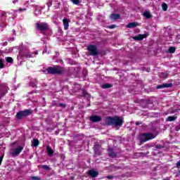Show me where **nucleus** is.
<instances>
[{"mask_svg": "<svg viewBox=\"0 0 180 180\" xmlns=\"http://www.w3.org/2000/svg\"><path fill=\"white\" fill-rule=\"evenodd\" d=\"M105 124L108 126H113L114 127H122L123 119L119 117H107L105 119Z\"/></svg>", "mask_w": 180, "mask_h": 180, "instance_id": "obj_1", "label": "nucleus"}, {"mask_svg": "<svg viewBox=\"0 0 180 180\" xmlns=\"http://www.w3.org/2000/svg\"><path fill=\"white\" fill-rule=\"evenodd\" d=\"M42 72H48V74H58V75H62V74H64V72H65V69H64V68L56 65L53 68L49 67L47 69L42 70Z\"/></svg>", "mask_w": 180, "mask_h": 180, "instance_id": "obj_2", "label": "nucleus"}, {"mask_svg": "<svg viewBox=\"0 0 180 180\" xmlns=\"http://www.w3.org/2000/svg\"><path fill=\"white\" fill-rule=\"evenodd\" d=\"M32 113L33 110L29 109L19 111L16 113L15 118L17 120H22L23 117H27V116H30Z\"/></svg>", "mask_w": 180, "mask_h": 180, "instance_id": "obj_3", "label": "nucleus"}, {"mask_svg": "<svg viewBox=\"0 0 180 180\" xmlns=\"http://www.w3.org/2000/svg\"><path fill=\"white\" fill-rule=\"evenodd\" d=\"M87 51H89V56H93L95 57L99 55L98 46L94 44H90L87 46Z\"/></svg>", "mask_w": 180, "mask_h": 180, "instance_id": "obj_4", "label": "nucleus"}, {"mask_svg": "<svg viewBox=\"0 0 180 180\" xmlns=\"http://www.w3.org/2000/svg\"><path fill=\"white\" fill-rule=\"evenodd\" d=\"M36 29L39 32H46V30H49V24L47 22H37Z\"/></svg>", "mask_w": 180, "mask_h": 180, "instance_id": "obj_5", "label": "nucleus"}, {"mask_svg": "<svg viewBox=\"0 0 180 180\" xmlns=\"http://www.w3.org/2000/svg\"><path fill=\"white\" fill-rule=\"evenodd\" d=\"M155 136L151 133L143 134L141 137V143H146V141H148V140H153L155 139Z\"/></svg>", "mask_w": 180, "mask_h": 180, "instance_id": "obj_6", "label": "nucleus"}, {"mask_svg": "<svg viewBox=\"0 0 180 180\" xmlns=\"http://www.w3.org/2000/svg\"><path fill=\"white\" fill-rule=\"evenodd\" d=\"M9 91V87L6 83L1 84V96H5L6 94H8Z\"/></svg>", "mask_w": 180, "mask_h": 180, "instance_id": "obj_7", "label": "nucleus"}, {"mask_svg": "<svg viewBox=\"0 0 180 180\" xmlns=\"http://www.w3.org/2000/svg\"><path fill=\"white\" fill-rule=\"evenodd\" d=\"M23 151V146H18L16 148L13 150V152L11 153L12 155H19L20 153Z\"/></svg>", "mask_w": 180, "mask_h": 180, "instance_id": "obj_8", "label": "nucleus"}, {"mask_svg": "<svg viewBox=\"0 0 180 180\" xmlns=\"http://www.w3.org/2000/svg\"><path fill=\"white\" fill-rule=\"evenodd\" d=\"M108 155L110 158H116L117 157V153L112 148H108Z\"/></svg>", "mask_w": 180, "mask_h": 180, "instance_id": "obj_9", "label": "nucleus"}, {"mask_svg": "<svg viewBox=\"0 0 180 180\" xmlns=\"http://www.w3.org/2000/svg\"><path fill=\"white\" fill-rule=\"evenodd\" d=\"M90 120L93 123H96V122H101V120H102V117L98 116V115H91L90 117Z\"/></svg>", "mask_w": 180, "mask_h": 180, "instance_id": "obj_10", "label": "nucleus"}, {"mask_svg": "<svg viewBox=\"0 0 180 180\" xmlns=\"http://www.w3.org/2000/svg\"><path fill=\"white\" fill-rule=\"evenodd\" d=\"M20 56H21V58H23V57H25V58H32L34 57V53L27 51L24 52L22 55L20 53Z\"/></svg>", "mask_w": 180, "mask_h": 180, "instance_id": "obj_11", "label": "nucleus"}, {"mask_svg": "<svg viewBox=\"0 0 180 180\" xmlns=\"http://www.w3.org/2000/svg\"><path fill=\"white\" fill-rule=\"evenodd\" d=\"M172 87V83H165L156 86L157 89H162L164 88H171Z\"/></svg>", "mask_w": 180, "mask_h": 180, "instance_id": "obj_12", "label": "nucleus"}, {"mask_svg": "<svg viewBox=\"0 0 180 180\" xmlns=\"http://www.w3.org/2000/svg\"><path fill=\"white\" fill-rule=\"evenodd\" d=\"M89 175L91 176V178H96V176L99 175V172L91 169L89 171Z\"/></svg>", "mask_w": 180, "mask_h": 180, "instance_id": "obj_13", "label": "nucleus"}, {"mask_svg": "<svg viewBox=\"0 0 180 180\" xmlns=\"http://www.w3.org/2000/svg\"><path fill=\"white\" fill-rule=\"evenodd\" d=\"M136 26H139V24L137 22H129L128 25H126V27L128 29H133L134 27H136Z\"/></svg>", "mask_w": 180, "mask_h": 180, "instance_id": "obj_14", "label": "nucleus"}, {"mask_svg": "<svg viewBox=\"0 0 180 180\" xmlns=\"http://www.w3.org/2000/svg\"><path fill=\"white\" fill-rule=\"evenodd\" d=\"M63 22L65 30H68V27L70 26L68 19L64 18Z\"/></svg>", "mask_w": 180, "mask_h": 180, "instance_id": "obj_15", "label": "nucleus"}, {"mask_svg": "<svg viewBox=\"0 0 180 180\" xmlns=\"http://www.w3.org/2000/svg\"><path fill=\"white\" fill-rule=\"evenodd\" d=\"M110 19L111 20H117V19H120V15L112 13L110 15Z\"/></svg>", "mask_w": 180, "mask_h": 180, "instance_id": "obj_16", "label": "nucleus"}, {"mask_svg": "<svg viewBox=\"0 0 180 180\" xmlns=\"http://www.w3.org/2000/svg\"><path fill=\"white\" fill-rule=\"evenodd\" d=\"M143 16L144 18H146V19H151V18H153V15H151L150 11H145L143 13Z\"/></svg>", "mask_w": 180, "mask_h": 180, "instance_id": "obj_17", "label": "nucleus"}, {"mask_svg": "<svg viewBox=\"0 0 180 180\" xmlns=\"http://www.w3.org/2000/svg\"><path fill=\"white\" fill-rule=\"evenodd\" d=\"M176 117L175 116H169L166 119V122H174V120H176Z\"/></svg>", "mask_w": 180, "mask_h": 180, "instance_id": "obj_18", "label": "nucleus"}, {"mask_svg": "<svg viewBox=\"0 0 180 180\" xmlns=\"http://www.w3.org/2000/svg\"><path fill=\"white\" fill-rule=\"evenodd\" d=\"M46 151H47L49 155L51 156V155H53V154H54V151H53V149L49 146L46 147Z\"/></svg>", "mask_w": 180, "mask_h": 180, "instance_id": "obj_19", "label": "nucleus"}, {"mask_svg": "<svg viewBox=\"0 0 180 180\" xmlns=\"http://www.w3.org/2000/svg\"><path fill=\"white\" fill-rule=\"evenodd\" d=\"M37 79H33L31 83L30 86H32V88H36L37 86Z\"/></svg>", "mask_w": 180, "mask_h": 180, "instance_id": "obj_20", "label": "nucleus"}, {"mask_svg": "<svg viewBox=\"0 0 180 180\" xmlns=\"http://www.w3.org/2000/svg\"><path fill=\"white\" fill-rule=\"evenodd\" d=\"M53 1L56 4V5L55 6L56 9H58L61 6V2H58V0H53Z\"/></svg>", "mask_w": 180, "mask_h": 180, "instance_id": "obj_21", "label": "nucleus"}, {"mask_svg": "<svg viewBox=\"0 0 180 180\" xmlns=\"http://www.w3.org/2000/svg\"><path fill=\"white\" fill-rule=\"evenodd\" d=\"M102 88L103 89H108L109 88H112V84H104L102 85Z\"/></svg>", "mask_w": 180, "mask_h": 180, "instance_id": "obj_22", "label": "nucleus"}, {"mask_svg": "<svg viewBox=\"0 0 180 180\" xmlns=\"http://www.w3.org/2000/svg\"><path fill=\"white\" fill-rule=\"evenodd\" d=\"M176 48L175 46H171L168 49V53H175Z\"/></svg>", "mask_w": 180, "mask_h": 180, "instance_id": "obj_23", "label": "nucleus"}, {"mask_svg": "<svg viewBox=\"0 0 180 180\" xmlns=\"http://www.w3.org/2000/svg\"><path fill=\"white\" fill-rule=\"evenodd\" d=\"M143 39H144V37H143V35L141 34H139L134 37V40H143Z\"/></svg>", "mask_w": 180, "mask_h": 180, "instance_id": "obj_24", "label": "nucleus"}, {"mask_svg": "<svg viewBox=\"0 0 180 180\" xmlns=\"http://www.w3.org/2000/svg\"><path fill=\"white\" fill-rule=\"evenodd\" d=\"M6 61L4 60H1V68H5V67H6Z\"/></svg>", "mask_w": 180, "mask_h": 180, "instance_id": "obj_25", "label": "nucleus"}, {"mask_svg": "<svg viewBox=\"0 0 180 180\" xmlns=\"http://www.w3.org/2000/svg\"><path fill=\"white\" fill-rule=\"evenodd\" d=\"M176 112V110H169L167 112H165V115H172Z\"/></svg>", "mask_w": 180, "mask_h": 180, "instance_id": "obj_26", "label": "nucleus"}, {"mask_svg": "<svg viewBox=\"0 0 180 180\" xmlns=\"http://www.w3.org/2000/svg\"><path fill=\"white\" fill-rule=\"evenodd\" d=\"M39 140L34 139L32 141V145L34 146V147H37V146H39Z\"/></svg>", "mask_w": 180, "mask_h": 180, "instance_id": "obj_27", "label": "nucleus"}, {"mask_svg": "<svg viewBox=\"0 0 180 180\" xmlns=\"http://www.w3.org/2000/svg\"><path fill=\"white\" fill-rule=\"evenodd\" d=\"M41 168L43 169H45V171H51V168L50 167H49V165H42Z\"/></svg>", "mask_w": 180, "mask_h": 180, "instance_id": "obj_28", "label": "nucleus"}, {"mask_svg": "<svg viewBox=\"0 0 180 180\" xmlns=\"http://www.w3.org/2000/svg\"><path fill=\"white\" fill-rule=\"evenodd\" d=\"M6 64H8V63H13V59L11 57H8V58H6Z\"/></svg>", "mask_w": 180, "mask_h": 180, "instance_id": "obj_29", "label": "nucleus"}, {"mask_svg": "<svg viewBox=\"0 0 180 180\" xmlns=\"http://www.w3.org/2000/svg\"><path fill=\"white\" fill-rule=\"evenodd\" d=\"M162 9H163V11H167V9H168V5H167V4H165V3H163L162 4Z\"/></svg>", "mask_w": 180, "mask_h": 180, "instance_id": "obj_30", "label": "nucleus"}, {"mask_svg": "<svg viewBox=\"0 0 180 180\" xmlns=\"http://www.w3.org/2000/svg\"><path fill=\"white\" fill-rule=\"evenodd\" d=\"M160 78H167V73L162 72V73H160Z\"/></svg>", "mask_w": 180, "mask_h": 180, "instance_id": "obj_31", "label": "nucleus"}, {"mask_svg": "<svg viewBox=\"0 0 180 180\" xmlns=\"http://www.w3.org/2000/svg\"><path fill=\"white\" fill-rule=\"evenodd\" d=\"M99 144L96 143L94 145V151L96 153L99 150Z\"/></svg>", "mask_w": 180, "mask_h": 180, "instance_id": "obj_32", "label": "nucleus"}, {"mask_svg": "<svg viewBox=\"0 0 180 180\" xmlns=\"http://www.w3.org/2000/svg\"><path fill=\"white\" fill-rule=\"evenodd\" d=\"M30 179H31L32 180H41V178H40V177H39V176H31Z\"/></svg>", "mask_w": 180, "mask_h": 180, "instance_id": "obj_33", "label": "nucleus"}, {"mask_svg": "<svg viewBox=\"0 0 180 180\" xmlns=\"http://www.w3.org/2000/svg\"><path fill=\"white\" fill-rule=\"evenodd\" d=\"M53 0H49L47 2V6L48 8H50V6H51V5H53Z\"/></svg>", "mask_w": 180, "mask_h": 180, "instance_id": "obj_34", "label": "nucleus"}, {"mask_svg": "<svg viewBox=\"0 0 180 180\" xmlns=\"http://www.w3.org/2000/svg\"><path fill=\"white\" fill-rule=\"evenodd\" d=\"M71 2H72V4H74L75 5H78V4H79V0H70Z\"/></svg>", "mask_w": 180, "mask_h": 180, "instance_id": "obj_35", "label": "nucleus"}, {"mask_svg": "<svg viewBox=\"0 0 180 180\" xmlns=\"http://www.w3.org/2000/svg\"><path fill=\"white\" fill-rule=\"evenodd\" d=\"M41 10H38V11H36L34 12L35 16H38V15H41Z\"/></svg>", "mask_w": 180, "mask_h": 180, "instance_id": "obj_36", "label": "nucleus"}, {"mask_svg": "<svg viewBox=\"0 0 180 180\" xmlns=\"http://www.w3.org/2000/svg\"><path fill=\"white\" fill-rule=\"evenodd\" d=\"M57 106H58L59 108H65V104L64 103H58L57 104Z\"/></svg>", "mask_w": 180, "mask_h": 180, "instance_id": "obj_37", "label": "nucleus"}, {"mask_svg": "<svg viewBox=\"0 0 180 180\" xmlns=\"http://www.w3.org/2000/svg\"><path fill=\"white\" fill-rule=\"evenodd\" d=\"M83 96H84V98H89V94L88 93L84 91Z\"/></svg>", "mask_w": 180, "mask_h": 180, "instance_id": "obj_38", "label": "nucleus"}, {"mask_svg": "<svg viewBox=\"0 0 180 180\" xmlns=\"http://www.w3.org/2000/svg\"><path fill=\"white\" fill-rule=\"evenodd\" d=\"M155 148L161 150V148H164V147L162 145H156Z\"/></svg>", "mask_w": 180, "mask_h": 180, "instance_id": "obj_39", "label": "nucleus"}, {"mask_svg": "<svg viewBox=\"0 0 180 180\" xmlns=\"http://www.w3.org/2000/svg\"><path fill=\"white\" fill-rule=\"evenodd\" d=\"M176 168H180V160L176 164Z\"/></svg>", "mask_w": 180, "mask_h": 180, "instance_id": "obj_40", "label": "nucleus"}, {"mask_svg": "<svg viewBox=\"0 0 180 180\" xmlns=\"http://www.w3.org/2000/svg\"><path fill=\"white\" fill-rule=\"evenodd\" d=\"M107 179H113V176H107Z\"/></svg>", "mask_w": 180, "mask_h": 180, "instance_id": "obj_41", "label": "nucleus"}, {"mask_svg": "<svg viewBox=\"0 0 180 180\" xmlns=\"http://www.w3.org/2000/svg\"><path fill=\"white\" fill-rule=\"evenodd\" d=\"M116 27V25H112L110 26V29H115Z\"/></svg>", "mask_w": 180, "mask_h": 180, "instance_id": "obj_42", "label": "nucleus"}, {"mask_svg": "<svg viewBox=\"0 0 180 180\" xmlns=\"http://www.w3.org/2000/svg\"><path fill=\"white\" fill-rule=\"evenodd\" d=\"M19 11L20 12H22V11H26V8H20Z\"/></svg>", "mask_w": 180, "mask_h": 180, "instance_id": "obj_43", "label": "nucleus"}, {"mask_svg": "<svg viewBox=\"0 0 180 180\" xmlns=\"http://www.w3.org/2000/svg\"><path fill=\"white\" fill-rule=\"evenodd\" d=\"M136 126H139V124H141V122H136Z\"/></svg>", "mask_w": 180, "mask_h": 180, "instance_id": "obj_44", "label": "nucleus"}, {"mask_svg": "<svg viewBox=\"0 0 180 180\" xmlns=\"http://www.w3.org/2000/svg\"><path fill=\"white\" fill-rule=\"evenodd\" d=\"M19 0H13V4H16V2H18Z\"/></svg>", "mask_w": 180, "mask_h": 180, "instance_id": "obj_45", "label": "nucleus"}, {"mask_svg": "<svg viewBox=\"0 0 180 180\" xmlns=\"http://www.w3.org/2000/svg\"><path fill=\"white\" fill-rule=\"evenodd\" d=\"M5 13H5L4 11H3V12L1 13V16H5Z\"/></svg>", "mask_w": 180, "mask_h": 180, "instance_id": "obj_46", "label": "nucleus"}, {"mask_svg": "<svg viewBox=\"0 0 180 180\" xmlns=\"http://www.w3.org/2000/svg\"><path fill=\"white\" fill-rule=\"evenodd\" d=\"M13 40H15L14 37H12L11 39H10V41H13Z\"/></svg>", "mask_w": 180, "mask_h": 180, "instance_id": "obj_47", "label": "nucleus"}, {"mask_svg": "<svg viewBox=\"0 0 180 180\" xmlns=\"http://www.w3.org/2000/svg\"><path fill=\"white\" fill-rule=\"evenodd\" d=\"M6 53H11V50H9V49H8H8H6Z\"/></svg>", "mask_w": 180, "mask_h": 180, "instance_id": "obj_48", "label": "nucleus"}, {"mask_svg": "<svg viewBox=\"0 0 180 180\" xmlns=\"http://www.w3.org/2000/svg\"><path fill=\"white\" fill-rule=\"evenodd\" d=\"M6 27V25L5 24L1 25V27Z\"/></svg>", "mask_w": 180, "mask_h": 180, "instance_id": "obj_49", "label": "nucleus"}, {"mask_svg": "<svg viewBox=\"0 0 180 180\" xmlns=\"http://www.w3.org/2000/svg\"><path fill=\"white\" fill-rule=\"evenodd\" d=\"M13 34H16V31L15 30H13Z\"/></svg>", "mask_w": 180, "mask_h": 180, "instance_id": "obj_50", "label": "nucleus"}, {"mask_svg": "<svg viewBox=\"0 0 180 180\" xmlns=\"http://www.w3.org/2000/svg\"><path fill=\"white\" fill-rule=\"evenodd\" d=\"M6 44H8V42L6 41L4 43V46H6Z\"/></svg>", "mask_w": 180, "mask_h": 180, "instance_id": "obj_51", "label": "nucleus"}, {"mask_svg": "<svg viewBox=\"0 0 180 180\" xmlns=\"http://www.w3.org/2000/svg\"><path fill=\"white\" fill-rule=\"evenodd\" d=\"M4 158V156L1 157V161H2V159Z\"/></svg>", "mask_w": 180, "mask_h": 180, "instance_id": "obj_52", "label": "nucleus"}, {"mask_svg": "<svg viewBox=\"0 0 180 180\" xmlns=\"http://www.w3.org/2000/svg\"><path fill=\"white\" fill-rule=\"evenodd\" d=\"M35 54L37 55L39 54V53L37 51H35Z\"/></svg>", "mask_w": 180, "mask_h": 180, "instance_id": "obj_53", "label": "nucleus"}, {"mask_svg": "<svg viewBox=\"0 0 180 180\" xmlns=\"http://www.w3.org/2000/svg\"><path fill=\"white\" fill-rule=\"evenodd\" d=\"M0 68H1V58H0Z\"/></svg>", "mask_w": 180, "mask_h": 180, "instance_id": "obj_54", "label": "nucleus"}, {"mask_svg": "<svg viewBox=\"0 0 180 180\" xmlns=\"http://www.w3.org/2000/svg\"><path fill=\"white\" fill-rule=\"evenodd\" d=\"M0 165H1V156H0Z\"/></svg>", "mask_w": 180, "mask_h": 180, "instance_id": "obj_55", "label": "nucleus"}, {"mask_svg": "<svg viewBox=\"0 0 180 180\" xmlns=\"http://www.w3.org/2000/svg\"><path fill=\"white\" fill-rule=\"evenodd\" d=\"M148 72H149L150 70H147Z\"/></svg>", "mask_w": 180, "mask_h": 180, "instance_id": "obj_56", "label": "nucleus"}, {"mask_svg": "<svg viewBox=\"0 0 180 180\" xmlns=\"http://www.w3.org/2000/svg\"><path fill=\"white\" fill-rule=\"evenodd\" d=\"M111 167H113V165H112Z\"/></svg>", "mask_w": 180, "mask_h": 180, "instance_id": "obj_57", "label": "nucleus"}]
</instances>
